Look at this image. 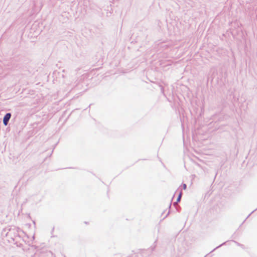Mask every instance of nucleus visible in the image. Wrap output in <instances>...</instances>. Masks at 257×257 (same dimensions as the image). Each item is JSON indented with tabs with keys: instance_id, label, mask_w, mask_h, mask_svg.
Here are the masks:
<instances>
[{
	"instance_id": "obj_1",
	"label": "nucleus",
	"mask_w": 257,
	"mask_h": 257,
	"mask_svg": "<svg viewBox=\"0 0 257 257\" xmlns=\"http://www.w3.org/2000/svg\"><path fill=\"white\" fill-rule=\"evenodd\" d=\"M7 230L8 231L6 233V235L10 239L9 241L10 242H13L17 246L21 247L22 244L18 241V239L21 238L19 232L21 229L19 227L11 226L4 229V231Z\"/></svg>"
},
{
	"instance_id": "obj_2",
	"label": "nucleus",
	"mask_w": 257,
	"mask_h": 257,
	"mask_svg": "<svg viewBox=\"0 0 257 257\" xmlns=\"http://www.w3.org/2000/svg\"><path fill=\"white\" fill-rule=\"evenodd\" d=\"M11 116L12 114L10 112H8L4 115L3 119V122L4 125L7 126L8 125Z\"/></svg>"
},
{
	"instance_id": "obj_3",
	"label": "nucleus",
	"mask_w": 257,
	"mask_h": 257,
	"mask_svg": "<svg viewBox=\"0 0 257 257\" xmlns=\"http://www.w3.org/2000/svg\"><path fill=\"white\" fill-rule=\"evenodd\" d=\"M182 195V191H181L178 196L176 201L174 203V204H173L174 205H175L177 203H178L180 201Z\"/></svg>"
},
{
	"instance_id": "obj_4",
	"label": "nucleus",
	"mask_w": 257,
	"mask_h": 257,
	"mask_svg": "<svg viewBox=\"0 0 257 257\" xmlns=\"http://www.w3.org/2000/svg\"><path fill=\"white\" fill-rule=\"evenodd\" d=\"M226 243V242H224L223 243H222V244H220L219 245H218V246H217L216 248H215L214 249H213L211 252H212L214 250H215L216 249L219 248V247L221 246L222 245L225 244Z\"/></svg>"
},
{
	"instance_id": "obj_5",
	"label": "nucleus",
	"mask_w": 257,
	"mask_h": 257,
	"mask_svg": "<svg viewBox=\"0 0 257 257\" xmlns=\"http://www.w3.org/2000/svg\"><path fill=\"white\" fill-rule=\"evenodd\" d=\"M17 68V65H15L14 64V65L12 66V67H11L10 68V69H16Z\"/></svg>"
},
{
	"instance_id": "obj_6",
	"label": "nucleus",
	"mask_w": 257,
	"mask_h": 257,
	"mask_svg": "<svg viewBox=\"0 0 257 257\" xmlns=\"http://www.w3.org/2000/svg\"><path fill=\"white\" fill-rule=\"evenodd\" d=\"M182 188L184 190H185L187 188V185L186 184H182Z\"/></svg>"
},
{
	"instance_id": "obj_7",
	"label": "nucleus",
	"mask_w": 257,
	"mask_h": 257,
	"mask_svg": "<svg viewBox=\"0 0 257 257\" xmlns=\"http://www.w3.org/2000/svg\"><path fill=\"white\" fill-rule=\"evenodd\" d=\"M233 241H234L238 246L242 245V244H241L240 243H238V242H236L235 241L233 240Z\"/></svg>"
},
{
	"instance_id": "obj_8",
	"label": "nucleus",
	"mask_w": 257,
	"mask_h": 257,
	"mask_svg": "<svg viewBox=\"0 0 257 257\" xmlns=\"http://www.w3.org/2000/svg\"><path fill=\"white\" fill-rule=\"evenodd\" d=\"M170 211H168V213L166 214V215L164 217V219L167 217V216L169 214Z\"/></svg>"
},
{
	"instance_id": "obj_9",
	"label": "nucleus",
	"mask_w": 257,
	"mask_h": 257,
	"mask_svg": "<svg viewBox=\"0 0 257 257\" xmlns=\"http://www.w3.org/2000/svg\"><path fill=\"white\" fill-rule=\"evenodd\" d=\"M171 207V203H170V204H169V208L170 209Z\"/></svg>"
},
{
	"instance_id": "obj_10",
	"label": "nucleus",
	"mask_w": 257,
	"mask_h": 257,
	"mask_svg": "<svg viewBox=\"0 0 257 257\" xmlns=\"http://www.w3.org/2000/svg\"><path fill=\"white\" fill-rule=\"evenodd\" d=\"M85 224H88V222H85Z\"/></svg>"
},
{
	"instance_id": "obj_11",
	"label": "nucleus",
	"mask_w": 257,
	"mask_h": 257,
	"mask_svg": "<svg viewBox=\"0 0 257 257\" xmlns=\"http://www.w3.org/2000/svg\"><path fill=\"white\" fill-rule=\"evenodd\" d=\"M13 62H14V61L12 60L11 63H13Z\"/></svg>"
},
{
	"instance_id": "obj_12",
	"label": "nucleus",
	"mask_w": 257,
	"mask_h": 257,
	"mask_svg": "<svg viewBox=\"0 0 257 257\" xmlns=\"http://www.w3.org/2000/svg\"><path fill=\"white\" fill-rule=\"evenodd\" d=\"M33 239H34V238H35V236H33Z\"/></svg>"
}]
</instances>
